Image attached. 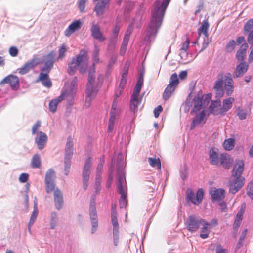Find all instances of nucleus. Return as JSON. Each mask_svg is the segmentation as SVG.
Segmentation results:
<instances>
[{
	"instance_id": "f257e3e1",
	"label": "nucleus",
	"mask_w": 253,
	"mask_h": 253,
	"mask_svg": "<svg viewBox=\"0 0 253 253\" xmlns=\"http://www.w3.org/2000/svg\"><path fill=\"white\" fill-rule=\"evenodd\" d=\"M171 0H157L152 10V19L146 31L144 41L151 42L155 38L160 28L166 10Z\"/></svg>"
},
{
	"instance_id": "f03ea898",
	"label": "nucleus",
	"mask_w": 253,
	"mask_h": 253,
	"mask_svg": "<svg viewBox=\"0 0 253 253\" xmlns=\"http://www.w3.org/2000/svg\"><path fill=\"white\" fill-rule=\"evenodd\" d=\"M203 95L199 94L194 100V107L191 114L195 115L191 125V129L201 124H204L207 120L206 110L205 108L209 104V100L211 98V94H206L205 98Z\"/></svg>"
},
{
	"instance_id": "7ed1b4c3",
	"label": "nucleus",
	"mask_w": 253,
	"mask_h": 253,
	"mask_svg": "<svg viewBox=\"0 0 253 253\" xmlns=\"http://www.w3.org/2000/svg\"><path fill=\"white\" fill-rule=\"evenodd\" d=\"M119 162L117 164V190L118 192L121 195L119 201V205L121 208H124L127 205L126 197V181L124 169V162L122 156L118 157Z\"/></svg>"
},
{
	"instance_id": "20e7f679",
	"label": "nucleus",
	"mask_w": 253,
	"mask_h": 253,
	"mask_svg": "<svg viewBox=\"0 0 253 253\" xmlns=\"http://www.w3.org/2000/svg\"><path fill=\"white\" fill-rule=\"evenodd\" d=\"M87 53L85 49H82L75 57L72 58L68 63V72L70 75L75 74L79 69L81 74H84L86 71L87 63Z\"/></svg>"
},
{
	"instance_id": "39448f33",
	"label": "nucleus",
	"mask_w": 253,
	"mask_h": 253,
	"mask_svg": "<svg viewBox=\"0 0 253 253\" xmlns=\"http://www.w3.org/2000/svg\"><path fill=\"white\" fill-rule=\"evenodd\" d=\"M244 163L242 160H237L232 171V175L235 178L234 181L230 185L229 192L235 194L241 189L244 183V178L241 177L244 169Z\"/></svg>"
},
{
	"instance_id": "423d86ee",
	"label": "nucleus",
	"mask_w": 253,
	"mask_h": 253,
	"mask_svg": "<svg viewBox=\"0 0 253 253\" xmlns=\"http://www.w3.org/2000/svg\"><path fill=\"white\" fill-rule=\"evenodd\" d=\"M97 92V86L95 83L94 73L89 72L88 82L86 84V98L84 103V107L88 108L92 101L95 97Z\"/></svg>"
},
{
	"instance_id": "0eeeda50",
	"label": "nucleus",
	"mask_w": 253,
	"mask_h": 253,
	"mask_svg": "<svg viewBox=\"0 0 253 253\" xmlns=\"http://www.w3.org/2000/svg\"><path fill=\"white\" fill-rule=\"evenodd\" d=\"M95 197V195L92 196L89 206V216L91 224V232L92 234H94L96 231L98 226Z\"/></svg>"
},
{
	"instance_id": "6e6552de",
	"label": "nucleus",
	"mask_w": 253,
	"mask_h": 253,
	"mask_svg": "<svg viewBox=\"0 0 253 253\" xmlns=\"http://www.w3.org/2000/svg\"><path fill=\"white\" fill-rule=\"evenodd\" d=\"M179 84V80L177 75L176 73L172 74L170 78L169 84L165 88L163 93V98L167 100L170 97L172 94L174 92Z\"/></svg>"
},
{
	"instance_id": "1a4fd4ad",
	"label": "nucleus",
	"mask_w": 253,
	"mask_h": 253,
	"mask_svg": "<svg viewBox=\"0 0 253 253\" xmlns=\"http://www.w3.org/2000/svg\"><path fill=\"white\" fill-rule=\"evenodd\" d=\"M186 200L188 203L190 202L195 205H199L204 197V191L203 189H198L196 196L194 192L190 189H188L186 192Z\"/></svg>"
},
{
	"instance_id": "9d476101",
	"label": "nucleus",
	"mask_w": 253,
	"mask_h": 253,
	"mask_svg": "<svg viewBox=\"0 0 253 253\" xmlns=\"http://www.w3.org/2000/svg\"><path fill=\"white\" fill-rule=\"evenodd\" d=\"M91 166L92 162L91 158H88L85 161L82 172L83 187L84 190L87 189L88 187Z\"/></svg>"
},
{
	"instance_id": "9b49d317",
	"label": "nucleus",
	"mask_w": 253,
	"mask_h": 253,
	"mask_svg": "<svg viewBox=\"0 0 253 253\" xmlns=\"http://www.w3.org/2000/svg\"><path fill=\"white\" fill-rule=\"evenodd\" d=\"M141 87V86L135 85L133 93L131 95L130 109L133 112H135L138 105L140 104L142 100V98L140 99L138 98Z\"/></svg>"
},
{
	"instance_id": "f8f14e48",
	"label": "nucleus",
	"mask_w": 253,
	"mask_h": 253,
	"mask_svg": "<svg viewBox=\"0 0 253 253\" xmlns=\"http://www.w3.org/2000/svg\"><path fill=\"white\" fill-rule=\"evenodd\" d=\"M40 63V60L39 58H33L17 69L18 73L20 75H24L34 69Z\"/></svg>"
},
{
	"instance_id": "ddd939ff",
	"label": "nucleus",
	"mask_w": 253,
	"mask_h": 253,
	"mask_svg": "<svg viewBox=\"0 0 253 253\" xmlns=\"http://www.w3.org/2000/svg\"><path fill=\"white\" fill-rule=\"evenodd\" d=\"M203 218H198L194 215H190L187 220L186 225L188 230L190 232L196 231L202 224Z\"/></svg>"
},
{
	"instance_id": "4468645a",
	"label": "nucleus",
	"mask_w": 253,
	"mask_h": 253,
	"mask_svg": "<svg viewBox=\"0 0 253 253\" xmlns=\"http://www.w3.org/2000/svg\"><path fill=\"white\" fill-rule=\"evenodd\" d=\"M55 55V51H52L44 56V65L41 69V71L45 72L44 74H47L48 75L52 68Z\"/></svg>"
},
{
	"instance_id": "2eb2a0df",
	"label": "nucleus",
	"mask_w": 253,
	"mask_h": 253,
	"mask_svg": "<svg viewBox=\"0 0 253 253\" xmlns=\"http://www.w3.org/2000/svg\"><path fill=\"white\" fill-rule=\"evenodd\" d=\"M78 79L76 77H74L72 81L70 86H65L62 92L65 93L66 96L69 97V100H72L76 94L77 90Z\"/></svg>"
},
{
	"instance_id": "dca6fc26",
	"label": "nucleus",
	"mask_w": 253,
	"mask_h": 253,
	"mask_svg": "<svg viewBox=\"0 0 253 253\" xmlns=\"http://www.w3.org/2000/svg\"><path fill=\"white\" fill-rule=\"evenodd\" d=\"M19 80L17 76L13 75H9L5 77L0 82V84H9L12 89L17 90L19 87Z\"/></svg>"
},
{
	"instance_id": "f3484780",
	"label": "nucleus",
	"mask_w": 253,
	"mask_h": 253,
	"mask_svg": "<svg viewBox=\"0 0 253 253\" xmlns=\"http://www.w3.org/2000/svg\"><path fill=\"white\" fill-rule=\"evenodd\" d=\"M47 141V135L42 131H38L35 138V142L39 149L42 150L45 146Z\"/></svg>"
},
{
	"instance_id": "a211bd4d",
	"label": "nucleus",
	"mask_w": 253,
	"mask_h": 253,
	"mask_svg": "<svg viewBox=\"0 0 253 253\" xmlns=\"http://www.w3.org/2000/svg\"><path fill=\"white\" fill-rule=\"evenodd\" d=\"M109 1L110 0H93V2H97L94 8V11L96 12L97 16L103 15Z\"/></svg>"
},
{
	"instance_id": "6ab92c4d",
	"label": "nucleus",
	"mask_w": 253,
	"mask_h": 253,
	"mask_svg": "<svg viewBox=\"0 0 253 253\" xmlns=\"http://www.w3.org/2000/svg\"><path fill=\"white\" fill-rule=\"evenodd\" d=\"M82 23L80 20H76L71 23L64 31L65 36L69 37L81 28Z\"/></svg>"
},
{
	"instance_id": "aec40b11",
	"label": "nucleus",
	"mask_w": 253,
	"mask_h": 253,
	"mask_svg": "<svg viewBox=\"0 0 253 253\" xmlns=\"http://www.w3.org/2000/svg\"><path fill=\"white\" fill-rule=\"evenodd\" d=\"M64 98H67L69 100V97L66 96L65 93L62 92L60 96L52 99L49 103V109L50 111L54 113L56 111L58 104L64 100Z\"/></svg>"
},
{
	"instance_id": "412c9836",
	"label": "nucleus",
	"mask_w": 253,
	"mask_h": 253,
	"mask_svg": "<svg viewBox=\"0 0 253 253\" xmlns=\"http://www.w3.org/2000/svg\"><path fill=\"white\" fill-rule=\"evenodd\" d=\"M248 65L245 62H242L236 66L233 76L234 78L242 76L247 71Z\"/></svg>"
},
{
	"instance_id": "4be33fe9",
	"label": "nucleus",
	"mask_w": 253,
	"mask_h": 253,
	"mask_svg": "<svg viewBox=\"0 0 253 253\" xmlns=\"http://www.w3.org/2000/svg\"><path fill=\"white\" fill-rule=\"evenodd\" d=\"M210 110L211 114L214 115H220L222 116L220 100L212 101L210 105Z\"/></svg>"
},
{
	"instance_id": "5701e85b",
	"label": "nucleus",
	"mask_w": 253,
	"mask_h": 253,
	"mask_svg": "<svg viewBox=\"0 0 253 253\" xmlns=\"http://www.w3.org/2000/svg\"><path fill=\"white\" fill-rule=\"evenodd\" d=\"M223 74H219L218 75L217 80L215 81L213 88L216 91L217 95L219 97L222 96L223 94Z\"/></svg>"
},
{
	"instance_id": "b1692460",
	"label": "nucleus",
	"mask_w": 253,
	"mask_h": 253,
	"mask_svg": "<svg viewBox=\"0 0 253 253\" xmlns=\"http://www.w3.org/2000/svg\"><path fill=\"white\" fill-rule=\"evenodd\" d=\"M210 194L212 201H221L225 196V191L222 189H213L210 190Z\"/></svg>"
},
{
	"instance_id": "393cba45",
	"label": "nucleus",
	"mask_w": 253,
	"mask_h": 253,
	"mask_svg": "<svg viewBox=\"0 0 253 253\" xmlns=\"http://www.w3.org/2000/svg\"><path fill=\"white\" fill-rule=\"evenodd\" d=\"M91 35L93 38L98 40L100 42L105 40L106 38L104 37L100 31V28L99 25L93 24L91 28Z\"/></svg>"
},
{
	"instance_id": "a878e982",
	"label": "nucleus",
	"mask_w": 253,
	"mask_h": 253,
	"mask_svg": "<svg viewBox=\"0 0 253 253\" xmlns=\"http://www.w3.org/2000/svg\"><path fill=\"white\" fill-rule=\"evenodd\" d=\"M219 160L221 165L226 169H228L233 162V159L227 153L221 154Z\"/></svg>"
},
{
	"instance_id": "bb28decb",
	"label": "nucleus",
	"mask_w": 253,
	"mask_h": 253,
	"mask_svg": "<svg viewBox=\"0 0 253 253\" xmlns=\"http://www.w3.org/2000/svg\"><path fill=\"white\" fill-rule=\"evenodd\" d=\"M234 101L235 99L233 97H229L223 100L221 106L222 116L225 115L226 113L232 108Z\"/></svg>"
},
{
	"instance_id": "cd10ccee",
	"label": "nucleus",
	"mask_w": 253,
	"mask_h": 253,
	"mask_svg": "<svg viewBox=\"0 0 253 253\" xmlns=\"http://www.w3.org/2000/svg\"><path fill=\"white\" fill-rule=\"evenodd\" d=\"M38 215V209L36 197H35L34 202L33 211L29 220L28 225V230L31 232V227L34 224Z\"/></svg>"
},
{
	"instance_id": "c85d7f7f",
	"label": "nucleus",
	"mask_w": 253,
	"mask_h": 253,
	"mask_svg": "<svg viewBox=\"0 0 253 253\" xmlns=\"http://www.w3.org/2000/svg\"><path fill=\"white\" fill-rule=\"evenodd\" d=\"M202 222L201 225L202 227L200 230V237L202 239H206L209 237L211 228L209 227V222L205 219L202 220Z\"/></svg>"
},
{
	"instance_id": "c756f323",
	"label": "nucleus",
	"mask_w": 253,
	"mask_h": 253,
	"mask_svg": "<svg viewBox=\"0 0 253 253\" xmlns=\"http://www.w3.org/2000/svg\"><path fill=\"white\" fill-rule=\"evenodd\" d=\"M54 201L56 208L59 210L63 206V195L61 192L58 189L54 191Z\"/></svg>"
},
{
	"instance_id": "7c9ffc66",
	"label": "nucleus",
	"mask_w": 253,
	"mask_h": 253,
	"mask_svg": "<svg viewBox=\"0 0 253 253\" xmlns=\"http://www.w3.org/2000/svg\"><path fill=\"white\" fill-rule=\"evenodd\" d=\"M209 160L211 164L218 165L220 161L219 157L214 148H211L209 151Z\"/></svg>"
},
{
	"instance_id": "2f4dec72",
	"label": "nucleus",
	"mask_w": 253,
	"mask_h": 253,
	"mask_svg": "<svg viewBox=\"0 0 253 253\" xmlns=\"http://www.w3.org/2000/svg\"><path fill=\"white\" fill-rule=\"evenodd\" d=\"M73 142L71 137H69L65 147V158L71 159L73 153Z\"/></svg>"
},
{
	"instance_id": "473e14b6",
	"label": "nucleus",
	"mask_w": 253,
	"mask_h": 253,
	"mask_svg": "<svg viewBox=\"0 0 253 253\" xmlns=\"http://www.w3.org/2000/svg\"><path fill=\"white\" fill-rule=\"evenodd\" d=\"M248 48V44L246 42L241 45L236 54V57L238 61H242L244 59V57L245 56L246 50Z\"/></svg>"
},
{
	"instance_id": "72a5a7b5",
	"label": "nucleus",
	"mask_w": 253,
	"mask_h": 253,
	"mask_svg": "<svg viewBox=\"0 0 253 253\" xmlns=\"http://www.w3.org/2000/svg\"><path fill=\"white\" fill-rule=\"evenodd\" d=\"M38 81H40L42 85L47 88H49L52 86V83L47 74L41 72L39 74Z\"/></svg>"
},
{
	"instance_id": "f704fd0d",
	"label": "nucleus",
	"mask_w": 253,
	"mask_h": 253,
	"mask_svg": "<svg viewBox=\"0 0 253 253\" xmlns=\"http://www.w3.org/2000/svg\"><path fill=\"white\" fill-rule=\"evenodd\" d=\"M209 27V24L207 21H203L201 26L198 29V34L199 37L201 36L202 33L206 38H208V30Z\"/></svg>"
},
{
	"instance_id": "c9c22d12",
	"label": "nucleus",
	"mask_w": 253,
	"mask_h": 253,
	"mask_svg": "<svg viewBox=\"0 0 253 253\" xmlns=\"http://www.w3.org/2000/svg\"><path fill=\"white\" fill-rule=\"evenodd\" d=\"M179 55L183 64L189 63L195 58L192 54H188L187 51L180 52Z\"/></svg>"
},
{
	"instance_id": "e433bc0d",
	"label": "nucleus",
	"mask_w": 253,
	"mask_h": 253,
	"mask_svg": "<svg viewBox=\"0 0 253 253\" xmlns=\"http://www.w3.org/2000/svg\"><path fill=\"white\" fill-rule=\"evenodd\" d=\"M244 212V208H243V205H242L241 208L237 214L234 223V228L238 229L240 226L243 219Z\"/></svg>"
},
{
	"instance_id": "4c0bfd02",
	"label": "nucleus",
	"mask_w": 253,
	"mask_h": 253,
	"mask_svg": "<svg viewBox=\"0 0 253 253\" xmlns=\"http://www.w3.org/2000/svg\"><path fill=\"white\" fill-rule=\"evenodd\" d=\"M41 162L39 155L35 154L32 158L31 165L33 168H39L41 166Z\"/></svg>"
},
{
	"instance_id": "58836bf2",
	"label": "nucleus",
	"mask_w": 253,
	"mask_h": 253,
	"mask_svg": "<svg viewBox=\"0 0 253 253\" xmlns=\"http://www.w3.org/2000/svg\"><path fill=\"white\" fill-rule=\"evenodd\" d=\"M235 146V140L234 138H229L225 140L223 143V147L226 150H232Z\"/></svg>"
},
{
	"instance_id": "ea45409f",
	"label": "nucleus",
	"mask_w": 253,
	"mask_h": 253,
	"mask_svg": "<svg viewBox=\"0 0 253 253\" xmlns=\"http://www.w3.org/2000/svg\"><path fill=\"white\" fill-rule=\"evenodd\" d=\"M111 222L113 225V232H119V224L117 218V213L113 211L111 214Z\"/></svg>"
},
{
	"instance_id": "a19ab883",
	"label": "nucleus",
	"mask_w": 253,
	"mask_h": 253,
	"mask_svg": "<svg viewBox=\"0 0 253 253\" xmlns=\"http://www.w3.org/2000/svg\"><path fill=\"white\" fill-rule=\"evenodd\" d=\"M252 30H253V19H250L244 25L243 33L244 35H246L247 33L251 32Z\"/></svg>"
},
{
	"instance_id": "79ce46f5",
	"label": "nucleus",
	"mask_w": 253,
	"mask_h": 253,
	"mask_svg": "<svg viewBox=\"0 0 253 253\" xmlns=\"http://www.w3.org/2000/svg\"><path fill=\"white\" fill-rule=\"evenodd\" d=\"M58 221L57 214L55 212H52L50 216V228L54 229L57 225Z\"/></svg>"
},
{
	"instance_id": "37998d69",
	"label": "nucleus",
	"mask_w": 253,
	"mask_h": 253,
	"mask_svg": "<svg viewBox=\"0 0 253 253\" xmlns=\"http://www.w3.org/2000/svg\"><path fill=\"white\" fill-rule=\"evenodd\" d=\"M55 173L52 169L47 170L45 174V181H54L55 179Z\"/></svg>"
},
{
	"instance_id": "c03bdc74",
	"label": "nucleus",
	"mask_w": 253,
	"mask_h": 253,
	"mask_svg": "<svg viewBox=\"0 0 253 253\" xmlns=\"http://www.w3.org/2000/svg\"><path fill=\"white\" fill-rule=\"evenodd\" d=\"M199 94H200L202 95L201 93L199 92L193 99L192 98L190 94L189 95L185 102V112L189 111L190 107L192 105L193 102L194 103V99L197 97Z\"/></svg>"
},
{
	"instance_id": "a18cd8bd",
	"label": "nucleus",
	"mask_w": 253,
	"mask_h": 253,
	"mask_svg": "<svg viewBox=\"0 0 253 253\" xmlns=\"http://www.w3.org/2000/svg\"><path fill=\"white\" fill-rule=\"evenodd\" d=\"M148 162L152 167H156L158 169H161V162L159 158H149Z\"/></svg>"
},
{
	"instance_id": "49530a36",
	"label": "nucleus",
	"mask_w": 253,
	"mask_h": 253,
	"mask_svg": "<svg viewBox=\"0 0 253 253\" xmlns=\"http://www.w3.org/2000/svg\"><path fill=\"white\" fill-rule=\"evenodd\" d=\"M67 49H68L66 45L64 44H63L59 47L58 50L59 56L58 57V60L63 59V58L65 56Z\"/></svg>"
},
{
	"instance_id": "de8ad7c7",
	"label": "nucleus",
	"mask_w": 253,
	"mask_h": 253,
	"mask_svg": "<svg viewBox=\"0 0 253 253\" xmlns=\"http://www.w3.org/2000/svg\"><path fill=\"white\" fill-rule=\"evenodd\" d=\"M236 42L234 40H231L227 43L225 47V51L227 52L231 53L233 51L235 48Z\"/></svg>"
},
{
	"instance_id": "09e8293b",
	"label": "nucleus",
	"mask_w": 253,
	"mask_h": 253,
	"mask_svg": "<svg viewBox=\"0 0 253 253\" xmlns=\"http://www.w3.org/2000/svg\"><path fill=\"white\" fill-rule=\"evenodd\" d=\"M100 49L97 46H95L94 49L93 53V65H94L95 64L98 63L99 62V53Z\"/></svg>"
},
{
	"instance_id": "8fccbe9b",
	"label": "nucleus",
	"mask_w": 253,
	"mask_h": 253,
	"mask_svg": "<svg viewBox=\"0 0 253 253\" xmlns=\"http://www.w3.org/2000/svg\"><path fill=\"white\" fill-rule=\"evenodd\" d=\"M114 168H115V160H114V159L113 158L112 159V162H111V173L109 175V181L108 182H107V187L109 188L111 184V183H112V180H113V171H114Z\"/></svg>"
},
{
	"instance_id": "3c124183",
	"label": "nucleus",
	"mask_w": 253,
	"mask_h": 253,
	"mask_svg": "<svg viewBox=\"0 0 253 253\" xmlns=\"http://www.w3.org/2000/svg\"><path fill=\"white\" fill-rule=\"evenodd\" d=\"M46 191L47 193L51 192L55 187L54 181H45Z\"/></svg>"
},
{
	"instance_id": "603ef678",
	"label": "nucleus",
	"mask_w": 253,
	"mask_h": 253,
	"mask_svg": "<svg viewBox=\"0 0 253 253\" xmlns=\"http://www.w3.org/2000/svg\"><path fill=\"white\" fill-rule=\"evenodd\" d=\"M132 30H133V26H132V25H129L126 32L123 41L128 42V41L129 40V37L132 32Z\"/></svg>"
},
{
	"instance_id": "864d4df0",
	"label": "nucleus",
	"mask_w": 253,
	"mask_h": 253,
	"mask_svg": "<svg viewBox=\"0 0 253 253\" xmlns=\"http://www.w3.org/2000/svg\"><path fill=\"white\" fill-rule=\"evenodd\" d=\"M247 112L246 110L239 108L237 111V115L239 118L241 120H244L246 118Z\"/></svg>"
},
{
	"instance_id": "5fc2aeb1",
	"label": "nucleus",
	"mask_w": 253,
	"mask_h": 253,
	"mask_svg": "<svg viewBox=\"0 0 253 253\" xmlns=\"http://www.w3.org/2000/svg\"><path fill=\"white\" fill-rule=\"evenodd\" d=\"M71 159L65 158V161H64V165H65L64 170H65V174L66 175H68V173H69L70 169V166H71Z\"/></svg>"
},
{
	"instance_id": "6e6d98bb",
	"label": "nucleus",
	"mask_w": 253,
	"mask_h": 253,
	"mask_svg": "<svg viewBox=\"0 0 253 253\" xmlns=\"http://www.w3.org/2000/svg\"><path fill=\"white\" fill-rule=\"evenodd\" d=\"M225 85H233V80L231 74L229 73L226 74L224 77Z\"/></svg>"
},
{
	"instance_id": "4d7b16f0",
	"label": "nucleus",
	"mask_w": 253,
	"mask_h": 253,
	"mask_svg": "<svg viewBox=\"0 0 253 253\" xmlns=\"http://www.w3.org/2000/svg\"><path fill=\"white\" fill-rule=\"evenodd\" d=\"M41 122L40 121H37L33 125L32 127V134H37V132H38V130H39L40 126H41Z\"/></svg>"
},
{
	"instance_id": "13d9d810",
	"label": "nucleus",
	"mask_w": 253,
	"mask_h": 253,
	"mask_svg": "<svg viewBox=\"0 0 253 253\" xmlns=\"http://www.w3.org/2000/svg\"><path fill=\"white\" fill-rule=\"evenodd\" d=\"M247 194L251 199H253V179L248 184Z\"/></svg>"
},
{
	"instance_id": "bf43d9fd",
	"label": "nucleus",
	"mask_w": 253,
	"mask_h": 253,
	"mask_svg": "<svg viewBox=\"0 0 253 253\" xmlns=\"http://www.w3.org/2000/svg\"><path fill=\"white\" fill-rule=\"evenodd\" d=\"M224 88L227 96H230L233 92V85H224Z\"/></svg>"
},
{
	"instance_id": "052dcab7",
	"label": "nucleus",
	"mask_w": 253,
	"mask_h": 253,
	"mask_svg": "<svg viewBox=\"0 0 253 253\" xmlns=\"http://www.w3.org/2000/svg\"><path fill=\"white\" fill-rule=\"evenodd\" d=\"M87 0H79L78 7L81 12H84L85 7V3Z\"/></svg>"
},
{
	"instance_id": "680f3d73",
	"label": "nucleus",
	"mask_w": 253,
	"mask_h": 253,
	"mask_svg": "<svg viewBox=\"0 0 253 253\" xmlns=\"http://www.w3.org/2000/svg\"><path fill=\"white\" fill-rule=\"evenodd\" d=\"M189 45V41L188 40H186L184 41H183L181 44V47L180 48V52L182 51H187V50L188 49V47Z\"/></svg>"
},
{
	"instance_id": "e2e57ef3",
	"label": "nucleus",
	"mask_w": 253,
	"mask_h": 253,
	"mask_svg": "<svg viewBox=\"0 0 253 253\" xmlns=\"http://www.w3.org/2000/svg\"><path fill=\"white\" fill-rule=\"evenodd\" d=\"M117 59V55H113L110 58L107 67L108 68H110L113 67L114 64L115 63Z\"/></svg>"
},
{
	"instance_id": "0e129e2a",
	"label": "nucleus",
	"mask_w": 253,
	"mask_h": 253,
	"mask_svg": "<svg viewBox=\"0 0 253 253\" xmlns=\"http://www.w3.org/2000/svg\"><path fill=\"white\" fill-rule=\"evenodd\" d=\"M128 42L125 41H123L120 50V55H123L125 53L128 44Z\"/></svg>"
},
{
	"instance_id": "69168bd1",
	"label": "nucleus",
	"mask_w": 253,
	"mask_h": 253,
	"mask_svg": "<svg viewBox=\"0 0 253 253\" xmlns=\"http://www.w3.org/2000/svg\"><path fill=\"white\" fill-rule=\"evenodd\" d=\"M144 82V72L141 71L139 73L138 80L136 85L142 86Z\"/></svg>"
},
{
	"instance_id": "338daca9",
	"label": "nucleus",
	"mask_w": 253,
	"mask_h": 253,
	"mask_svg": "<svg viewBox=\"0 0 253 253\" xmlns=\"http://www.w3.org/2000/svg\"><path fill=\"white\" fill-rule=\"evenodd\" d=\"M9 52L12 57H16L18 53V49L15 46H11L9 49Z\"/></svg>"
},
{
	"instance_id": "774afa93",
	"label": "nucleus",
	"mask_w": 253,
	"mask_h": 253,
	"mask_svg": "<svg viewBox=\"0 0 253 253\" xmlns=\"http://www.w3.org/2000/svg\"><path fill=\"white\" fill-rule=\"evenodd\" d=\"M247 41L250 44H253V30L247 33Z\"/></svg>"
}]
</instances>
